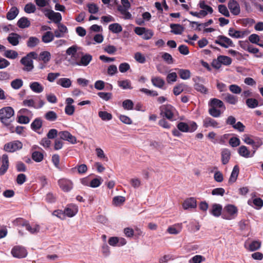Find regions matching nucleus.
<instances>
[{"label":"nucleus","instance_id":"49","mask_svg":"<svg viewBox=\"0 0 263 263\" xmlns=\"http://www.w3.org/2000/svg\"><path fill=\"white\" fill-rule=\"evenodd\" d=\"M218 59L220 61L221 64L224 65H229L232 63V59L231 58L225 55H219Z\"/></svg>","mask_w":263,"mask_h":263},{"label":"nucleus","instance_id":"23","mask_svg":"<svg viewBox=\"0 0 263 263\" xmlns=\"http://www.w3.org/2000/svg\"><path fill=\"white\" fill-rule=\"evenodd\" d=\"M29 87L31 90L35 93H41L44 90V87L38 82L30 83Z\"/></svg>","mask_w":263,"mask_h":263},{"label":"nucleus","instance_id":"62","mask_svg":"<svg viewBox=\"0 0 263 263\" xmlns=\"http://www.w3.org/2000/svg\"><path fill=\"white\" fill-rule=\"evenodd\" d=\"M162 58L168 64L173 63L174 60L172 55L167 52H164L162 55Z\"/></svg>","mask_w":263,"mask_h":263},{"label":"nucleus","instance_id":"38","mask_svg":"<svg viewBox=\"0 0 263 263\" xmlns=\"http://www.w3.org/2000/svg\"><path fill=\"white\" fill-rule=\"evenodd\" d=\"M178 73L181 79L187 80L191 77V72L188 69H179Z\"/></svg>","mask_w":263,"mask_h":263},{"label":"nucleus","instance_id":"33","mask_svg":"<svg viewBox=\"0 0 263 263\" xmlns=\"http://www.w3.org/2000/svg\"><path fill=\"white\" fill-rule=\"evenodd\" d=\"M224 100L230 104L235 105L238 102V98L228 93L225 95Z\"/></svg>","mask_w":263,"mask_h":263},{"label":"nucleus","instance_id":"48","mask_svg":"<svg viewBox=\"0 0 263 263\" xmlns=\"http://www.w3.org/2000/svg\"><path fill=\"white\" fill-rule=\"evenodd\" d=\"M23 85V81L22 79H16L11 82V86L14 89H18Z\"/></svg>","mask_w":263,"mask_h":263},{"label":"nucleus","instance_id":"18","mask_svg":"<svg viewBox=\"0 0 263 263\" xmlns=\"http://www.w3.org/2000/svg\"><path fill=\"white\" fill-rule=\"evenodd\" d=\"M209 106L216 108H222L223 110L226 109V107L223 102L218 99H211L209 103Z\"/></svg>","mask_w":263,"mask_h":263},{"label":"nucleus","instance_id":"63","mask_svg":"<svg viewBox=\"0 0 263 263\" xmlns=\"http://www.w3.org/2000/svg\"><path fill=\"white\" fill-rule=\"evenodd\" d=\"M218 11L219 12L224 15L226 17L230 16L229 12L227 8V7L224 5H219L218 6Z\"/></svg>","mask_w":263,"mask_h":263},{"label":"nucleus","instance_id":"29","mask_svg":"<svg viewBox=\"0 0 263 263\" xmlns=\"http://www.w3.org/2000/svg\"><path fill=\"white\" fill-rule=\"evenodd\" d=\"M19 13V10L16 7H12L7 12L6 17L8 20H14Z\"/></svg>","mask_w":263,"mask_h":263},{"label":"nucleus","instance_id":"53","mask_svg":"<svg viewBox=\"0 0 263 263\" xmlns=\"http://www.w3.org/2000/svg\"><path fill=\"white\" fill-rule=\"evenodd\" d=\"M25 227L26 230L30 232L31 234L36 233L39 232L40 230V227L39 225H35L34 227H32L29 223L28 221L25 226Z\"/></svg>","mask_w":263,"mask_h":263},{"label":"nucleus","instance_id":"46","mask_svg":"<svg viewBox=\"0 0 263 263\" xmlns=\"http://www.w3.org/2000/svg\"><path fill=\"white\" fill-rule=\"evenodd\" d=\"M99 117L103 121H109L112 119V116L111 114L106 111H100L98 113Z\"/></svg>","mask_w":263,"mask_h":263},{"label":"nucleus","instance_id":"13","mask_svg":"<svg viewBox=\"0 0 263 263\" xmlns=\"http://www.w3.org/2000/svg\"><path fill=\"white\" fill-rule=\"evenodd\" d=\"M2 165L0 167V176L4 175L7 171L9 165V158L7 154H3L2 156Z\"/></svg>","mask_w":263,"mask_h":263},{"label":"nucleus","instance_id":"16","mask_svg":"<svg viewBox=\"0 0 263 263\" xmlns=\"http://www.w3.org/2000/svg\"><path fill=\"white\" fill-rule=\"evenodd\" d=\"M58 29L54 30V35L57 37H62L64 36V34L68 32L67 27L63 24L59 23L58 25Z\"/></svg>","mask_w":263,"mask_h":263},{"label":"nucleus","instance_id":"9","mask_svg":"<svg viewBox=\"0 0 263 263\" xmlns=\"http://www.w3.org/2000/svg\"><path fill=\"white\" fill-rule=\"evenodd\" d=\"M215 43L226 48H228L229 46H234L233 41L224 35H219L217 37V39L215 41Z\"/></svg>","mask_w":263,"mask_h":263},{"label":"nucleus","instance_id":"10","mask_svg":"<svg viewBox=\"0 0 263 263\" xmlns=\"http://www.w3.org/2000/svg\"><path fill=\"white\" fill-rule=\"evenodd\" d=\"M58 184L61 190L65 192H69L73 187L72 181L66 178L59 179Z\"/></svg>","mask_w":263,"mask_h":263},{"label":"nucleus","instance_id":"44","mask_svg":"<svg viewBox=\"0 0 263 263\" xmlns=\"http://www.w3.org/2000/svg\"><path fill=\"white\" fill-rule=\"evenodd\" d=\"M194 88L197 91L203 94H206L208 92V89L203 85L198 82H196L194 85Z\"/></svg>","mask_w":263,"mask_h":263},{"label":"nucleus","instance_id":"5","mask_svg":"<svg viewBox=\"0 0 263 263\" xmlns=\"http://www.w3.org/2000/svg\"><path fill=\"white\" fill-rule=\"evenodd\" d=\"M122 5H119L117 6V10L122 14L123 18L128 20L132 18V14L128 10L130 8L131 5L128 0H121Z\"/></svg>","mask_w":263,"mask_h":263},{"label":"nucleus","instance_id":"64","mask_svg":"<svg viewBox=\"0 0 263 263\" xmlns=\"http://www.w3.org/2000/svg\"><path fill=\"white\" fill-rule=\"evenodd\" d=\"M27 180V177L24 174H19L16 177V182L19 185H22Z\"/></svg>","mask_w":263,"mask_h":263},{"label":"nucleus","instance_id":"59","mask_svg":"<svg viewBox=\"0 0 263 263\" xmlns=\"http://www.w3.org/2000/svg\"><path fill=\"white\" fill-rule=\"evenodd\" d=\"M199 6L201 9L206 11L208 13H209L212 14L213 12V8L211 7L206 5L204 1H200L199 4Z\"/></svg>","mask_w":263,"mask_h":263},{"label":"nucleus","instance_id":"14","mask_svg":"<svg viewBox=\"0 0 263 263\" xmlns=\"http://www.w3.org/2000/svg\"><path fill=\"white\" fill-rule=\"evenodd\" d=\"M249 31L248 30L239 31L235 30L233 28H230L229 29V35L234 38H242L245 35H248Z\"/></svg>","mask_w":263,"mask_h":263},{"label":"nucleus","instance_id":"26","mask_svg":"<svg viewBox=\"0 0 263 263\" xmlns=\"http://www.w3.org/2000/svg\"><path fill=\"white\" fill-rule=\"evenodd\" d=\"M239 166L237 165H235L233 168L230 177L229 178V183H233L236 181L239 174Z\"/></svg>","mask_w":263,"mask_h":263},{"label":"nucleus","instance_id":"43","mask_svg":"<svg viewBox=\"0 0 263 263\" xmlns=\"http://www.w3.org/2000/svg\"><path fill=\"white\" fill-rule=\"evenodd\" d=\"M109 30L114 33H118L122 31V28L118 23L111 24L109 26Z\"/></svg>","mask_w":263,"mask_h":263},{"label":"nucleus","instance_id":"57","mask_svg":"<svg viewBox=\"0 0 263 263\" xmlns=\"http://www.w3.org/2000/svg\"><path fill=\"white\" fill-rule=\"evenodd\" d=\"M261 246V242L259 241H253L249 246L248 249L250 251H254L257 250Z\"/></svg>","mask_w":263,"mask_h":263},{"label":"nucleus","instance_id":"2","mask_svg":"<svg viewBox=\"0 0 263 263\" xmlns=\"http://www.w3.org/2000/svg\"><path fill=\"white\" fill-rule=\"evenodd\" d=\"M37 58V54L34 51L30 52L25 57H23L20 62L24 66L23 70L26 71H30L34 68L33 59Z\"/></svg>","mask_w":263,"mask_h":263},{"label":"nucleus","instance_id":"4","mask_svg":"<svg viewBox=\"0 0 263 263\" xmlns=\"http://www.w3.org/2000/svg\"><path fill=\"white\" fill-rule=\"evenodd\" d=\"M160 115L170 121H173L175 108L170 104L162 105L160 108Z\"/></svg>","mask_w":263,"mask_h":263},{"label":"nucleus","instance_id":"51","mask_svg":"<svg viewBox=\"0 0 263 263\" xmlns=\"http://www.w3.org/2000/svg\"><path fill=\"white\" fill-rule=\"evenodd\" d=\"M45 118L48 121H54L57 120L58 116L54 111H49L45 114Z\"/></svg>","mask_w":263,"mask_h":263},{"label":"nucleus","instance_id":"27","mask_svg":"<svg viewBox=\"0 0 263 263\" xmlns=\"http://www.w3.org/2000/svg\"><path fill=\"white\" fill-rule=\"evenodd\" d=\"M17 26L22 29L28 28L30 26V22L26 17H22L17 22Z\"/></svg>","mask_w":263,"mask_h":263},{"label":"nucleus","instance_id":"15","mask_svg":"<svg viewBox=\"0 0 263 263\" xmlns=\"http://www.w3.org/2000/svg\"><path fill=\"white\" fill-rule=\"evenodd\" d=\"M228 8L231 12L235 15H237L240 13V9L239 5L235 0L230 1L228 3Z\"/></svg>","mask_w":263,"mask_h":263},{"label":"nucleus","instance_id":"21","mask_svg":"<svg viewBox=\"0 0 263 263\" xmlns=\"http://www.w3.org/2000/svg\"><path fill=\"white\" fill-rule=\"evenodd\" d=\"M182 228V224L181 223H177L172 226L169 227L167 229V232L171 234H179Z\"/></svg>","mask_w":263,"mask_h":263},{"label":"nucleus","instance_id":"47","mask_svg":"<svg viewBox=\"0 0 263 263\" xmlns=\"http://www.w3.org/2000/svg\"><path fill=\"white\" fill-rule=\"evenodd\" d=\"M4 56L10 59H15L18 57V53L12 50H7L5 51Z\"/></svg>","mask_w":263,"mask_h":263},{"label":"nucleus","instance_id":"34","mask_svg":"<svg viewBox=\"0 0 263 263\" xmlns=\"http://www.w3.org/2000/svg\"><path fill=\"white\" fill-rule=\"evenodd\" d=\"M42 120L40 118H36L31 124V128L33 130L37 132L42 127Z\"/></svg>","mask_w":263,"mask_h":263},{"label":"nucleus","instance_id":"52","mask_svg":"<svg viewBox=\"0 0 263 263\" xmlns=\"http://www.w3.org/2000/svg\"><path fill=\"white\" fill-rule=\"evenodd\" d=\"M134 103L129 99H126L122 102V106L124 109L132 110L134 108Z\"/></svg>","mask_w":263,"mask_h":263},{"label":"nucleus","instance_id":"50","mask_svg":"<svg viewBox=\"0 0 263 263\" xmlns=\"http://www.w3.org/2000/svg\"><path fill=\"white\" fill-rule=\"evenodd\" d=\"M209 113L213 117L218 118L220 116L222 112L219 109L210 107V108L209 109Z\"/></svg>","mask_w":263,"mask_h":263},{"label":"nucleus","instance_id":"61","mask_svg":"<svg viewBox=\"0 0 263 263\" xmlns=\"http://www.w3.org/2000/svg\"><path fill=\"white\" fill-rule=\"evenodd\" d=\"M134 58L136 61L141 64H143L146 61L145 57L139 52H137L135 54Z\"/></svg>","mask_w":263,"mask_h":263},{"label":"nucleus","instance_id":"11","mask_svg":"<svg viewBox=\"0 0 263 263\" xmlns=\"http://www.w3.org/2000/svg\"><path fill=\"white\" fill-rule=\"evenodd\" d=\"M49 20H52L54 23H60L62 20V15L59 12H54L53 10H48L47 12L45 14Z\"/></svg>","mask_w":263,"mask_h":263},{"label":"nucleus","instance_id":"55","mask_svg":"<svg viewBox=\"0 0 263 263\" xmlns=\"http://www.w3.org/2000/svg\"><path fill=\"white\" fill-rule=\"evenodd\" d=\"M35 10V6L31 3H28L25 6L24 11L27 13H34Z\"/></svg>","mask_w":263,"mask_h":263},{"label":"nucleus","instance_id":"1","mask_svg":"<svg viewBox=\"0 0 263 263\" xmlns=\"http://www.w3.org/2000/svg\"><path fill=\"white\" fill-rule=\"evenodd\" d=\"M14 110L12 107L6 106L0 109V121L5 126H9L14 121Z\"/></svg>","mask_w":263,"mask_h":263},{"label":"nucleus","instance_id":"7","mask_svg":"<svg viewBox=\"0 0 263 263\" xmlns=\"http://www.w3.org/2000/svg\"><path fill=\"white\" fill-rule=\"evenodd\" d=\"M23 148V143L19 140H14L6 143L4 150L8 153H13Z\"/></svg>","mask_w":263,"mask_h":263},{"label":"nucleus","instance_id":"28","mask_svg":"<svg viewBox=\"0 0 263 263\" xmlns=\"http://www.w3.org/2000/svg\"><path fill=\"white\" fill-rule=\"evenodd\" d=\"M92 59V55L89 54H85L81 57L80 61L77 63V65L86 66L89 64Z\"/></svg>","mask_w":263,"mask_h":263},{"label":"nucleus","instance_id":"58","mask_svg":"<svg viewBox=\"0 0 263 263\" xmlns=\"http://www.w3.org/2000/svg\"><path fill=\"white\" fill-rule=\"evenodd\" d=\"M205 260V258L200 255H196L193 256L190 260V263H201L202 261H204Z\"/></svg>","mask_w":263,"mask_h":263},{"label":"nucleus","instance_id":"42","mask_svg":"<svg viewBox=\"0 0 263 263\" xmlns=\"http://www.w3.org/2000/svg\"><path fill=\"white\" fill-rule=\"evenodd\" d=\"M118 84L119 87L123 89H131L133 87L131 86V82L129 80L119 81Z\"/></svg>","mask_w":263,"mask_h":263},{"label":"nucleus","instance_id":"56","mask_svg":"<svg viewBox=\"0 0 263 263\" xmlns=\"http://www.w3.org/2000/svg\"><path fill=\"white\" fill-rule=\"evenodd\" d=\"M15 168L18 172H25L27 171L26 166L21 161H18L16 162Z\"/></svg>","mask_w":263,"mask_h":263},{"label":"nucleus","instance_id":"39","mask_svg":"<svg viewBox=\"0 0 263 263\" xmlns=\"http://www.w3.org/2000/svg\"><path fill=\"white\" fill-rule=\"evenodd\" d=\"M238 154L245 158H249L250 155V152L246 146L242 145L239 147L238 150Z\"/></svg>","mask_w":263,"mask_h":263},{"label":"nucleus","instance_id":"31","mask_svg":"<svg viewBox=\"0 0 263 263\" xmlns=\"http://www.w3.org/2000/svg\"><path fill=\"white\" fill-rule=\"evenodd\" d=\"M51 59V54L49 52L45 51L41 52L39 57V61H42L44 64H47Z\"/></svg>","mask_w":263,"mask_h":263},{"label":"nucleus","instance_id":"6","mask_svg":"<svg viewBox=\"0 0 263 263\" xmlns=\"http://www.w3.org/2000/svg\"><path fill=\"white\" fill-rule=\"evenodd\" d=\"M177 127L180 132L193 133L197 129L198 126L194 121L190 122L189 124L185 122H180L178 123Z\"/></svg>","mask_w":263,"mask_h":263},{"label":"nucleus","instance_id":"35","mask_svg":"<svg viewBox=\"0 0 263 263\" xmlns=\"http://www.w3.org/2000/svg\"><path fill=\"white\" fill-rule=\"evenodd\" d=\"M153 85L158 88H162L165 84V81L160 77H154L151 80Z\"/></svg>","mask_w":263,"mask_h":263},{"label":"nucleus","instance_id":"36","mask_svg":"<svg viewBox=\"0 0 263 263\" xmlns=\"http://www.w3.org/2000/svg\"><path fill=\"white\" fill-rule=\"evenodd\" d=\"M187 85L184 83H180L174 87L173 93L175 96L179 95L182 92L184 91Z\"/></svg>","mask_w":263,"mask_h":263},{"label":"nucleus","instance_id":"25","mask_svg":"<svg viewBox=\"0 0 263 263\" xmlns=\"http://www.w3.org/2000/svg\"><path fill=\"white\" fill-rule=\"evenodd\" d=\"M231 152L227 148L223 149L221 151V162L224 165L227 164L230 159Z\"/></svg>","mask_w":263,"mask_h":263},{"label":"nucleus","instance_id":"37","mask_svg":"<svg viewBox=\"0 0 263 263\" xmlns=\"http://www.w3.org/2000/svg\"><path fill=\"white\" fill-rule=\"evenodd\" d=\"M40 43V40L35 36H31L27 42V46L29 48H33Z\"/></svg>","mask_w":263,"mask_h":263},{"label":"nucleus","instance_id":"30","mask_svg":"<svg viewBox=\"0 0 263 263\" xmlns=\"http://www.w3.org/2000/svg\"><path fill=\"white\" fill-rule=\"evenodd\" d=\"M10 36L9 35L7 37V40L13 46H16L19 43V39L21 38V36L17 33H12Z\"/></svg>","mask_w":263,"mask_h":263},{"label":"nucleus","instance_id":"45","mask_svg":"<svg viewBox=\"0 0 263 263\" xmlns=\"http://www.w3.org/2000/svg\"><path fill=\"white\" fill-rule=\"evenodd\" d=\"M246 103L250 108H254L258 106V101L254 98H248L246 100Z\"/></svg>","mask_w":263,"mask_h":263},{"label":"nucleus","instance_id":"40","mask_svg":"<svg viewBox=\"0 0 263 263\" xmlns=\"http://www.w3.org/2000/svg\"><path fill=\"white\" fill-rule=\"evenodd\" d=\"M57 84L65 88H69L71 85V82L68 78H61L57 81Z\"/></svg>","mask_w":263,"mask_h":263},{"label":"nucleus","instance_id":"3","mask_svg":"<svg viewBox=\"0 0 263 263\" xmlns=\"http://www.w3.org/2000/svg\"><path fill=\"white\" fill-rule=\"evenodd\" d=\"M238 213L237 208L233 204H228L224 208L222 217L227 220L234 219Z\"/></svg>","mask_w":263,"mask_h":263},{"label":"nucleus","instance_id":"24","mask_svg":"<svg viewBox=\"0 0 263 263\" xmlns=\"http://www.w3.org/2000/svg\"><path fill=\"white\" fill-rule=\"evenodd\" d=\"M171 28V32L175 34H181L184 31V27L178 24H171L170 25Z\"/></svg>","mask_w":263,"mask_h":263},{"label":"nucleus","instance_id":"20","mask_svg":"<svg viewBox=\"0 0 263 263\" xmlns=\"http://www.w3.org/2000/svg\"><path fill=\"white\" fill-rule=\"evenodd\" d=\"M222 210V205L219 204L214 203L212 205L210 213L215 217H219L221 214Z\"/></svg>","mask_w":263,"mask_h":263},{"label":"nucleus","instance_id":"32","mask_svg":"<svg viewBox=\"0 0 263 263\" xmlns=\"http://www.w3.org/2000/svg\"><path fill=\"white\" fill-rule=\"evenodd\" d=\"M54 34L51 31H47L43 35L42 41L45 43H48L52 42L54 40Z\"/></svg>","mask_w":263,"mask_h":263},{"label":"nucleus","instance_id":"41","mask_svg":"<svg viewBox=\"0 0 263 263\" xmlns=\"http://www.w3.org/2000/svg\"><path fill=\"white\" fill-rule=\"evenodd\" d=\"M32 159L36 162H41L44 159L43 154L38 151H34L31 155Z\"/></svg>","mask_w":263,"mask_h":263},{"label":"nucleus","instance_id":"60","mask_svg":"<svg viewBox=\"0 0 263 263\" xmlns=\"http://www.w3.org/2000/svg\"><path fill=\"white\" fill-rule=\"evenodd\" d=\"M87 8L88 12L91 14H96L99 11V8L97 5L94 3L88 4Z\"/></svg>","mask_w":263,"mask_h":263},{"label":"nucleus","instance_id":"19","mask_svg":"<svg viewBox=\"0 0 263 263\" xmlns=\"http://www.w3.org/2000/svg\"><path fill=\"white\" fill-rule=\"evenodd\" d=\"M184 209H187L189 208H195L197 206V201L195 198L190 197L186 199L183 203L182 204Z\"/></svg>","mask_w":263,"mask_h":263},{"label":"nucleus","instance_id":"8","mask_svg":"<svg viewBox=\"0 0 263 263\" xmlns=\"http://www.w3.org/2000/svg\"><path fill=\"white\" fill-rule=\"evenodd\" d=\"M11 253L15 258H23L27 256L28 252L24 247L16 246L12 248Z\"/></svg>","mask_w":263,"mask_h":263},{"label":"nucleus","instance_id":"12","mask_svg":"<svg viewBox=\"0 0 263 263\" xmlns=\"http://www.w3.org/2000/svg\"><path fill=\"white\" fill-rule=\"evenodd\" d=\"M2 165L0 167V176L4 175L7 171L9 165V158L7 154H3L2 156Z\"/></svg>","mask_w":263,"mask_h":263},{"label":"nucleus","instance_id":"54","mask_svg":"<svg viewBox=\"0 0 263 263\" xmlns=\"http://www.w3.org/2000/svg\"><path fill=\"white\" fill-rule=\"evenodd\" d=\"M125 201V198L123 196H115L113 198L112 203L116 206L122 204Z\"/></svg>","mask_w":263,"mask_h":263},{"label":"nucleus","instance_id":"17","mask_svg":"<svg viewBox=\"0 0 263 263\" xmlns=\"http://www.w3.org/2000/svg\"><path fill=\"white\" fill-rule=\"evenodd\" d=\"M203 126L208 128L209 127H212L213 128H218L219 123L215 120L211 118V117H206L203 121Z\"/></svg>","mask_w":263,"mask_h":263},{"label":"nucleus","instance_id":"22","mask_svg":"<svg viewBox=\"0 0 263 263\" xmlns=\"http://www.w3.org/2000/svg\"><path fill=\"white\" fill-rule=\"evenodd\" d=\"M77 212L78 209L74 205H69L64 210V215H66L69 217H72L74 216Z\"/></svg>","mask_w":263,"mask_h":263}]
</instances>
